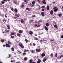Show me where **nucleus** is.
I'll use <instances>...</instances> for the list:
<instances>
[{"instance_id": "nucleus-38", "label": "nucleus", "mask_w": 63, "mask_h": 63, "mask_svg": "<svg viewBox=\"0 0 63 63\" xmlns=\"http://www.w3.org/2000/svg\"><path fill=\"white\" fill-rule=\"evenodd\" d=\"M24 7V5L23 4H22L21 5V8H23Z\"/></svg>"}, {"instance_id": "nucleus-54", "label": "nucleus", "mask_w": 63, "mask_h": 63, "mask_svg": "<svg viewBox=\"0 0 63 63\" xmlns=\"http://www.w3.org/2000/svg\"><path fill=\"white\" fill-rule=\"evenodd\" d=\"M12 59H14V57H12L10 59L12 60Z\"/></svg>"}, {"instance_id": "nucleus-12", "label": "nucleus", "mask_w": 63, "mask_h": 63, "mask_svg": "<svg viewBox=\"0 0 63 63\" xmlns=\"http://www.w3.org/2000/svg\"><path fill=\"white\" fill-rule=\"evenodd\" d=\"M33 60L32 59H30L29 61L30 63H33Z\"/></svg>"}, {"instance_id": "nucleus-36", "label": "nucleus", "mask_w": 63, "mask_h": 63, "mask_svg": "<svg viewBox=\"0 0 63 63\" xmlns=\"http://www.w3.org/2000/svg\"><path fill=\"white\" fill-rule=\"evenodd\" d=\"M33 22V20H30L29 22L30 23H31V22Z\"/></svg>"}, {"instance_id": "nucleus-43", "label": "nucleus", "mask_w": 63, "mask_h": 63, "mask_svg": "<svg viewBox=\"0 0 63 63\" xmlns=\"http://www.w3.org/2000/svg\"><path fill=\"white\" fill-rule=\"evenodd\" d=\"M11 34L12 35H15V33H11Z\"/></svg>"}, {"instance_id": "nucleus-29", "label": "nucleus", "mask_w": 63, "mask_h": 63, "mask_svg": "<svg viewBox=\"0 0 63 63\" xmlns=\"http://www.w3.org/2000/svg\"><path fill=\"white\" fill-rule=\"evenodd\" d=\"M32 4L34 5V4H35V1H32Z\"/></svg>"}, {"instance_id": "nucleus-40", "label": "nucleus", "mask_w": 63, "mask_h": 63, "mask_svg": "<svg viewBox=\"0 0 63 63\" xmlns=\"http://www.w3.org/2000/svg\"><path fill=\"white\" fill-rule=\"evenodd\" d=\"M1 3H2V4H4L5 3V2L4 1H2Z\"/></svg>"}, {"instance_id": "nucleus-17", "label": "nucleus", "mask_w": 63, "mask_h": 63, "mask_svg": "<svg viewBox=\"0 0 63 63\" xmlns=\"http://www.w3.org/2000/svg\"><path fill=\"white\" fill-rule=\"evenodd\" d=\"M28 59V58L27 57H25L24 58V61H27Z\"/></svg>"}, {"instance_id": "nucleus-31", "label": "nucleus", "mask_w": 63, "mask_h": 63, "mask_svg": "<svg viewBox=\"0 0 63 63\" xmlns=\"http://www.w3.org/2000/svg\"><path fill=\"white\" fill-rule=\"evenodd\" d=\"M9 56L7 57V58H10V57H11V56H12V55L11 54H9Z\"/></svg>"}, {"instance_id": "nucleus-37", "label": "nucleus", "mask_w": 63, "mask_h": 63, "mask_svg": "<svg viewBox=\"0 0 63 63\" xmlns=\"http://www.w3.org/2000/svg\"><path fill=\"white\" fill-rule=\"evenodd\" d=\"M25 41H26V43H28V40L26 39H25Z\"/></svg>"}, {"instance_id": "nucleus-41", "label": "nucleus", "mask_w": 63, "mask_h": 63, "mask_svg": "<svg viewBox=\"0 0 63 63\" xmlns=\"http://www.w3.org/2000/svg\"><path fill=\"white\" fill-rule=\"evenodd\" d=\"M41 11H42V12H44V11H45V9L43 8L41 10Z\"/></svg>"}, {"instance_id": "nucleus-9", "label": "nucleus", "mask_w": 63, "mask_h": 63, "mask_svg": "<svg viewBox=\"0 0 63 63\" xmlns=\"http://www.w3.org/2000/svg\"><path fill=\"white\" fill-rule=\"evenodd\" d=\"M44 28L46 30V31H47L48 30V28H47V27H46V26H45L44 27Z\"/></svg>"}, {"instance_id": "nucleus-52", "label": "nucleus", "mask_w": 63, "mask_h": 63, "mask_svg": "<svg viewBox=\"0 0 63 63\" xmlns=\"http://www.w3.org/2000/svg\"><path fill=\"white\" fill-rule=\"evenodd\" d=\"M53 4H55V2L54 1H53L52 2Z\"/></svg>"}, {"instance_id": "nucleus-50", "label": "nucleus", "mask_w": 63, "mask_h": 63, "mask_svg": "<svg viewBox=\"0 0 63 63\" xmlns=\"http://www.w3.org/2000/svg\"><path fill=\"white\" fill-rule=\"evenodd\" d=\"M61 38L62 39L63 38V35H61Z\"/></svg>"}, {"instance_id": "nucleus-23", "label": "nucleus", "mask_w": 63, "mask_h": 63, "mask_svg": "<svg viewBox=\"0 0 63 63\" xmlns=\"http://www.w3.org/2000/svg\"><path fill=\"white\" fill-rule=\"evenodd\" d=\"M26 10H28V11H30V10L29 8H26Z\"/></svg>"}, {"instance_id": "nucleus-55", "label": "nucleus", "mask_w": 63, "mask_h": 63, "mask_svg": "<svg viewBox=\"0 0 63 63\" xmlns=\"http://www.w3.org/2000/svg\"><path fill=\"white\" fill-rule=\"evenodd\" d=\"M11 9L12 11H14V9L13 8H11Z\"/></svg>"}, {"instance_id": "nucleus-21", "label": "nucleus", "mask_w": 63, "mask_h": 63, "mask_svg": "<svg viewBox=\"0 0 63 63\" xmlns=\"http://www.w3.org/2000/svg\"><path fill=\"white\" fill-rule=\"evenodd\" d=\"M23 1L24 2H26V4H28V1H27V0H24Z\"/></svg>"}, {"instance_id": "nucleus-62", "label": "nucleus", "mask_w": 63, "mask_h": 63, "mask_svg": "<svg viewBox=\"0 0 63 63\" xmlns=\"http://www.w3.org/2000/svg\"><path fill=\"white\" fill-rule=\"evenodd\" d=\"M14 18H15V19H16V18H17V17H14Z\"/></svg>"}, {"instance_id": "nucleus-32", "label": "nucleus", "mask_w": 63, "mask_h": 63, "mask_svg": "<svg viewBox=\"0 0 63 63\" xmlns=\"http://www.w3.org/2000/svg\"><path fill=\"white\" fill-rule=\"evenodd\" d=\"M17 35L18 36V37H20V34L18 33H17Z\"/></svg>"}, {"instance_id": "nucleus-15", "label": "nucleus", "mask_w": 63, "mask_h": 63, "mask_svg": "<svg viewBox=\"0 0 63 63\" xmlns=\"http://www.w3.org/2000/svg\"><path fill=\"white\" fill-rule=\"evenodd\" d=\"M50 13L51 15H52L53 14V11H52V10H51Z\"/></svg>"}, {"instance_id": "nucleus-34", "label": "nucleus", "mask_w": 63, "mask_h": 63, "mask_svg": "<svg viewBox=\"0 0 63 63\" xmlns=\"http://www.w3.org/2000/svg\"><path fill=\"white\" fill-rule=\"evenodd\" d=\"M14 3L15 4H17V1H14Z\"/></svg>"}, {"instance_id": "nucleus-5", "label": "nucleus", "mask_w": 63, "mask_h": 63, "mask_svg": "<svg viewBox=\"0 0 63 63\" xmlns=\"http://www.w3.org/2000/svg\"><path fill=\"white\" fill-rule=\"evenodd\" d=\"M20 21L21 23H25V22H24V21L23 19H22Z\"/></svg>"}, {"instance_id": "nucleus-39", "label": "nucleus", "mask_w": 63, "mask_h": 63, "mask_svg": "<svg viewBox=\"0 0 63 63\" xmlns=\"http://www.w3.org/2000/svg\"><path fill=\"white\" fill-rule=\"evenodd\" d=\"M19 14H18L17 15V17H19Z\"/></svg>"}, {"instance_id": "nucleus-59", "label": "nucleus", "mask_w": 63, "mask_h": 63, "mask_svg": "<svg viewBox=\"0 0 63 63\" xmlns=\"http://www.w3.org/2000/svg\"><path fill=\"white\" fill-rule=\"evenodd\" d=\"M16 63H21L20 62H16Z\"/></svg>"}, {"instance_id": "nucleus-53", "label": "nucleus", "mask_w": 63, "mask_h": 63, "mask_svg": "<svg viewBox=\"0 0 63 63\" xmlns=\"http://www.w3.org/2000/svg\"><path fill=\"white\" fill-rule=\"evenodd\" d=\"M37 1L38 3H40V1L39 0H37Z\"/></svg>"}, {"instance_id": "nucleus-63", "label": "nucleus", "mask_w": 63, "mask_h": 63, "mask_svg": "<svg viewBox=\"0 0 63 63\" xmlns=\"http://www.w3.org/2000/svg\"><path fill=\"white\" fill-rule=\"evenodd\" d=\"M6 46V45H3V47H5Z\"/></svg>"}, {"instance_id": "nucleus-14", "label": "nucleus", "mask_w": 63, "mask_h": 63, "mask_svg": "<svg viewBox=\"0 0 63 63\" xmlns=\"http://www.w3.org/2000/svg\"><path fill=\"white\" fill-rule=\"evenodd\" d=\"M14 11L16 13H17V12H18V10H17V9L16 8H15L14 9Z\"/></svg>"}, {"instance_id": "nucleus-24", "label": "nucleus", "mask_w": 63, "mask_h": 63, "mask_svg": "<svg viewBox=\"0 0 63 63\" xmlns=\"http://www.w3.org/2000/svg\"><path fill=\"white\" fill-rule=\"evenodd\" d=\"M63 55H62L61 56H60L59 57V59H61L62 57H63Z\"/></svg>"}, {"instance_id": "nucleus-56", "label": "nucleus", "mask_w": 63, "mask_h": 63, "mask_svg": "<svg viewBox=\"0 0 63 63\" xmlns=\"http://www.w3.org/2000/svg\"><path fill=\"white\" fill-rule=\"evenodd\" d=\"M53 23H54V24H56V22H53Z\"/></svg>"}, {"instance_id": "nucleus-47", "label": "nucleus", "mask_w": 63, "mask_h": 63, "mask_svg": "<svg viewBox=\"0 0 63 63\" xmlns=\"http://www.w3.org/2000/svg\"><path fill=\"white\" fill-rule=\"evenodd\" d=\"M51 57H53V54L52 53H51Z\"/></svg>"}, {"instance_id": "nucleus-27", "label": "nucleus", "mask_w": 63, "mask_h": 63, "mask_svg": "<svg viewBox=\"0 0 63 63\" xmlns=\"http://www.w3.org/2000/svg\"><path fill=\"white\" fill-rule=\"evenodd\" d=\"M5 31L6 33H7L8 32H9V30H5Z\"/></svg>"}, {"instance_id": "nucleus-45", "label": "nucleus", "mask_w": 63, "mask_h": 63, "mask_svg": "<svg viewBox=\"0 0 63 63\" xmlns=\"http://www.w3.org/2000/svg\"><path fill=\"white\" fill-rule=\"evenodd\" d=\"M32 17H36V16L35 15H33L32 16Z\"/></svg>"}, {"instance_id": "nucleus-58", "label": "nucleus", "mask_w": 63, "mask_h": 63, "mask_svg": "<svg viewBox=\"0 0 63 63\" xmlns=\"http://www.w3.org/2000/svg\"><path fill=\"white\" fill-rule=\"evenodd\" d=\"M11 63H13V62H14V61H13L12 60L11 61Z\"/></svg>"}, {"instance_id": "nucleus-7", "label": "nucleus", "mask_w": 63, "mask_h": 63, "mask_svg": "<svg viewBox=\"0 0 63 63\" xmlns=\"http://www.w3.org/2000/svg\"><path fill=\"white\" fill-rule=\"evenodd\" d=\"M29 34L30 35H32L33 34V32L32 31H29Z\"/></svg>"}, {"instance_id": "nucleus-30", "label": "nucleus", "mask_w": 63, "mask_h": 63, "mask_svg": "<svg viewBox=\"0 0 63 63\" xmlns=\"http://www.w3.org/2000/svg\"><path fill=\"white\" fill-rule=\"evenodd\" d=\"M34 40L35 41H37V40H38V38H36L35 37L34 38Z\"/></svg>"}, {"instance_id": "nucleus-2", "label": "nucleus", "mask_w": 63, "mask_h": 63, "mask_svg": "<svg viewBox=\"0 0 63 63\" xmlns=\"http://www.w3.org/2000/svg\"><path fill=\"white\" fill-rule=\"evenodd\" d=\"M53 10H54V12H56L58 11V8H57V7H54L53 8Z\"/></svg>"}, {"instance_id": "nucleus-57", "label": "nucleus", "mask_w": 63, "mask_h": 63, "mask_svg": "<svg viewBox=\"0 0 63 63\" xmlns=\"http://www.w3.org/2000/svg\"><path fill=\"white\" fill-rule=\"evenodd\" d=\"M5 21V22H6V20L5 19L3 20V21Z\"/></svg>"}, {"instance_id": "nucleus-4", "label": "nucleus", "mask_w": 63, "mask_h": 63, "mask_svg": "<svg viewBox=\"0 0 63 63\" xmlns=\"http://www.w3.org/2000/svg\"><path fill=\"white\" fill-rule=\"evenodd\" d=\"M35 50L36 52H39L41 51V49H39L38 48H37Z\"/></svg>"}, {"instance_id": "nucleus-51", "label": "nucleus", "mask_w": 63, "mask_h": 63, "mask_svg": "<svg viewBox=\"0 0 63 63\" xmlns=\"http://www.w3.org/2000/svg\"><path fill=\"white\" fill-rule=\"evenodd\" d=\"M24 52H26V49H24Z\"/></svg>"}, {"instance_id": "nucleus-18", "label": "nucleus", "mask_w": 63, "mask_h": 63, "mask_svg": "<svg viewBox=\"0 0 63 63\" xmlns=\"http://www.w3.org/2000/svg\"><path fill=\"white\" fill-rule=\"evenodd\" d=\"M42 2L44 4H47V3H46V2L44 1H42Z\"/></svg>"}, {"instance_id": "nucleus-16", "label": "nucleus", "mask_w": 63, "mask_h": 63, "mask_svg": "<svg viewBox=\"0 0 63 63\" xmlns=\"http://www.w3.org/2000/svg\"><path fill=\"white\" fill-rule=\"evenodd\" d=\"M47 60V58H44V60H43V61L44 62H45Z\"/></svg>"}, {"instance_id": "nucleus-28", "label": "nucleus", "mask_w": 63, "mask_h": 63, "mask_svg": "<svg viewBox=\"0 0 63 63\" xmlns=\"http://www.w3.org/2000/svg\"><path fill=\"white\" fill-rule=\"evenodd\" d=\"M26 53L24 52L22 53V55L23 56H24V55H26Z\"/></svg>"}, {"instance_id": "nucleus-3", "label": "nucleus", "mask_w": 63, "mask_h": 63, "mask_svg": "<svg viewBox=\"0 0 63 63\" xmlns=\"http://www.w3.org/2000/svg\"><path fill=\"white\" fill-rule=\"evenodd\" d=\"M19 45L20 47L21 48H24V46L22 45V44H21L20 43H19Z\"/></svg>"}, {"instance_id": "nucleus-33", "label": "nucleus", "mask_w": 63, "mask_h": 63, "mask_svg": "<svg viewBox=\"0 0 63 63\" xmlns=\"http://www.w3.org/2000/svg\"><path fill=\"white\" fill-rule=\"evenodd\" d=\"M7 27H8V29H10V26L9 25H8L7 26Z\"/></svg>"}, {"instance_id": "nucleus-48", "label": "nucleus", "mask_w": 63, "mask_h": 63, "mask_svg": "<svg viewBox=\"0 0 63 63\" xmlns=\"http://www.w3.org/2000/svg\"><path fill=\"white\" fill-rule=\"evenodd\" d=\"M11 38H12V39H14V36H11Z\"/></svg>"}, {"instance_id": "nucleus-19", "label": "nucleus", "mask_w": 63, "mask_h": 63, "mask_svg": "<svg viewBox=\"0 0 63 63\" xmlns=\"http://www.w3.org/2000/svg\"><path fill=\"white\" fill-rule=\"evenodd\" d=\"M22 32L21 30H19L18 31L19 33H20V34H21L22 33Z\"/></svg>"}, {"instance_id": "nucleus-22", "label": "nucleus", "mask_w": 63, "mask_h": 63, "mask_svg": "<svg viewBox=\"0 0 63 63\" xmlns=\"http://www.w3.org/2000/svg\"><path fill=\"white\" fill-rule=\"evenodd\" d=\"M54 27L55 28H57L58 27L57 25H54Z\"/></svg>"}, {"instance_id": "nucleus-8", "label": "nucleus", "mask_w": 63, "mask_h": 63, "mask_svg": "<svg viewBox=\"0 0 63 63\" xmlns=\"http://www.w3.org/2000/svg\"><path fill=\"white\" fill-rule=\"evenodd\" d=\"M41 15L42 16H45V14H44V12H41Z\"/></svg>"}, {"instance_id": "nucleus-42", "label": "nucleus", "mask_w": 63, "mask_h": 63, "mask_svg": "<svg viewBox=\"0 0 63 63\" xmlns=\"http://www.w3.org/2000/svg\"><path fill=\"white\" fill-rule=\"evenodd\" d=\"M58 16H59L61 17V16L62 15L61 14H59L58 15Z\"/></svg>"}, {"instance_id": "nucleus-46", "label": "nucleus", "mask_w": 63, "mask_h": 63, "mask_svg": "<svg viewBox=\"0 0 63 63\" xmlns=\"http://www.w3.org/2000/svg\"><path fill=\"white\" fill-rule=\"evenodd\" d=\"M50 41H51V42H53V41H54V40H53V39H50Z\"/></svg>"}, {"instance_id": "nucleus-6", "label": "nucleus", "mask_w": 63, "mask_h": 63, "mask_svg": "<svg viewBox=\"0 0 63 63\" xmlns=\"http://www.w3.org/2000/svg\"><path fill=\"white\" fill-rule=\"evenodd\" d=\"M45 55L46 54L45 53H43L41 55V56L42 57H44V56H45Z\"/></svg>"}, {"instance_id": "nucleus-10", "label": "nucleus", "mask_w": 63, "mask_h": 63, "mask_svg": "<svg viewBox=\"0 0 63 63\" xmlns=\"http://www.w3.org/2000/svg\"><path fill=\"white\" fill-rule=\"evenodd\" d=\"M45 25L47 27H48L49 26V23H46L45 24Z\"/></svg>"}, {"instance_id": "nucleus-35", "label": "nucleus", "mask_w": 63, "mask_h": 63, "mask_svg": "<svg viewBox=\"0 0 63 63\" xmlns=\"http://www.w3.org/2000/svg\"><path fill=\"white\" fill-rule=\"evenodd\" d=\"M57 55H58L57 53H56L55 54V56L56 57H57Z\"/></svg>"}, {"instance_id": "nucleus-44", "label": "nucleus", "mask_w": 63, "mask_h": 63, "mask_svg": "<svg viewBox=\"0 0 63 63\" xmlns=\"http://www.w3.org/2000/svg\"><path fill=\"white\" fill-rule=\"evenodd\" d=\"M45 7V6H42L41 7V8H44Z\"/></svg>"}, {"instance_id": "nucleus-49", "label": "nucleus", "mask_w": 63, "mask_h": 63, "mask_svg": "<svg viewBox=\"0 0 63 63\" xmlns=\"http://www.w3.org/2000/svg\"><path fill=\"white\" fill-rule=\"evenodd\" d=\"M36 46V44L35 43H33V46Z\"/></svg>"}, {"instance_id": "nucleus-11", "label": "nucleus", "mask_w": 63, "mask_h": 63, "mask_svg": "<svg viewBox=\"0 0 63 63\" xmlns=\"http://www.w3.org/2000/svg\"><path fill=\"white\" fill-rule=\"evenodd\" d=\"M47 11H49V6L48 5L47 6Z\"/></svg>"}, {"instance_id": "nucleus-61", "label": "nucleus", "mask_w": 63, "mask_h": 63, "mask_svg": "<svg viewBox=\"0 0 63 63\" xmlns=\"http://www.w3.org/2000/svg\"><path fill=\"white\" fill-rule=\"evenodd\" d=\"M34 4H32V7H34Z\"/></svg>"}, {"instance_id": "nucleus-64", "label": "nucleus", "mask_w": 63, "mask_h": 63, "mask_svg": "<svg viewBox=\"0 0 63 63\" xmlns=\"http://www.w3.org/2000/svg\"><path fill=\"white\" fill-rule=\"evenodd\" d=\"M40 63V62L38 61H37V63Z\"/></svg>"}, {"instance_id": "nucleus-25", "label": "nucleus", "mask_w": 63, "mask_h": 63, "mask_svg": "<svg viewBox=\"0 0 63 63\" xmlns=\"http://www.w3.org/2000/svg\"><path fill=\"white\" fill-rule=\"evenodd\" d=\"M1 41L2 43H4L5 42V40L4 39H2L1 40Z\"/></svg>"}, {"instance_id": "nucleus-1", "label": "nucleus", "mask_w": 63, "mask_h": 63, "mask_svg": "<svg viewBox=\"0 0 63 63\" xmlns=\"http://www.w3.org/2000/svg\"><path fill=\"white\" fill-rule=\"evenodd\" d=\"M7 43H8H8H6V47H11V46L10 45L11 44V43L10 41H8Z\"/></svg>"}, {"instance_id": "nucleus-26", "label": "nucleus", "mask_w": 63, "mask_h": 63, "mask_svg": "<svg viewBox=\"0 0 63 63\" xmlns=\"http://www.w3.org/2000/svg\"><path fill=\"white\" fill-rule=\"evenodd\" d=\"M38 61H39V62H42L41 60L40 59H38Z\"/></svg>"}, {"instance_id": "nucleus-20", "label": "nucleus", "mask_w": 63, "mask_h": 63, "mask_svg": "<svg viewBox=\"0 0 63 63\" xmlns=\"http://www.w3.org/2000/svg\"><path fill=\"white\" fill-rule=\"evenodd\" d=\"M11 50L12 51H14V50H15L14 49V47H12L11 49Z\"/></svg>"}, {"instance_id": "nucleus-13", "label": "nucleus", "mask_w": 63, "mask_h": 63, "mask_svg": "<svg viewBox=\"0 0 63 63\" xmlns=\"http://www.w3.org/2000/svg\"><path fill=\"white\" fill-rule=\"evenodd\" d=\"M31 52L32 53L34 54V53H35V51L33 50H31Z\"/></svg>"}, {"instance_id": "nucleus-60", "label": "nucleus", "mask_w": 63, "mask_h": 63, "mask_svg": "<svg viewBox=\"0 0 63 63\" xmlns=\"http://www.w3.org/2000/svg\"><path fill=\"white\" fill-rule=\"evenodd\" d=\"M43 41V40H40V43H42V41Z\"/></svg>"}]
</instances>
